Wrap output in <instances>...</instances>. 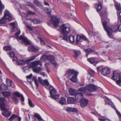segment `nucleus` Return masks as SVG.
Returning a JSON list of instances; mask_svg holds the SVG:
<instances>
[{
	"instance_id": "nucleus-1",
	"label": "nucleus",
	"mask_w": 121,
	"mask_h": 121,
	"mask_svg": "<svg viewBox=\"0 0 121 121\" xmlns=\"http://www.w3.org/2000/svg\"><path fill=\"white\" fill-rule=\"evenodd\" d=\"M60 33L64 35L63 37L60 36V38L62 40L67 41V34L70 32L71 30L70 26L68 24H63L60 26Z\"/></svg>"
},
{
	"instance_id": "nucleus-2",
	"label": "nucleus",
	"mask_w": 121,
	"mask_h": 121,
	"mask_svg": "<svg viewBox=\"0 0 121 121\" xmlns=\"http://www.w3.org/2000/svg\"><path fill=\"white\" fill-rule=\"evenodd\" d=\"M78 92L74 95L76 101L80 103L81 107H83V87L79 88L77 91Z\"/></svg>"
},
{
	"instance_id": "nucleus-3",
	"label": "nucleus",
	"mask_w": 121,
	"mask_h": 121,
	"mask_svg": "<svg viewBox=\"0 0 121 121\" xmlns=\"http://www.w3.org/2000/svg\"><path fill=\"white\" fill-rule=\"evenodd\" d=\"M12 17L9 11L7 10H6L4 12V17L0 19V24L5 23L7 19L9 21H10L12 20Z\"/></svg>"
},
{
	"instance_id": "nucleus-4",
	"label": "nucleus",
	"mask_w": 121,
	"mask_h": 121,
	"mask_svg": "<svg viewBox=\"0 0 121 121\" xmlns=\"http://www.w3.org/2000/svg\"><path fill=\"white\" fill-rule=\"evenodd\" d=\"M112 79L116 81V83L118 85L121 84V73H116L115 71L113 73Z\"/></svg>"
},
{
	"instance_id": "nucleus-5",
	"label": "nucleus",
	"mask_w": 121,
	"mask_h": 121,
	"mask_svg": "<svg viewBox=\"0 0 121 121\" xmlns=\"http://www.w3.org/2000/svg\"><path fill=\"white\" fill-rule=\"evenodd\" d=\"M21 31L20 30L16 32L15 34V36L17 38L16 39L19 41V39L21 40L24 43L27 45H29L30 43L27 39L25 37H23L22 35H21L18 37L19 35L20 34Z\"/></svg>"
},
{
	"instance_id": "nucleus-6",
	"label": "nucleus",
	"mask_w": 121,
	"mask_h": 121,
	"mask_svg": "<svg viewBox=\"0 0 121 121\" xmlns=\"http://www.w3.org/2000/svg\"><path fill=\"white\" fill-rule=\"evenodd\" d=\"M102 24L104 30L107 33L108 36L111 37L113 32L112 29L108 26V23L107 22L104 21L102 23Z\"/></svg>"
},
{
	"instance_id": "nucleus-7",
	"label": "nucleus",
	"mask_w": 121,
	"mask_h": 121,
	"mask_svg": "<svg viewBox=\"0 0 121 121\" xmlns=\"http://www.w3.org/2000/svg\"><path fill=\"white\" fill-rule=\"evenodd\" d=\"M31 61L29 59L26 61H24V63L27 64L28 65H29L30 67H32L37 66L39 65L41 66H42V62L40 60L33 61L31 63H30V62Z\"/></svg>"
},
{
	"instance_id": "nucleus-8",
	"label": "nucleus",
	"mask_w": 121,
	"mask_h": 121,
	"mask_svg": "<svg viewBox=\"0 0 121 121\" xmlns=\"http://www.w3.org/2000/svg\"><path fill=\"white\" fill-rule=\"evenodd\" d=\"M98 71H99L101 69V72L102 75L104 76L109 74L110 73V70L109 68L107 67H105L103 68L102 66H100L97 68Z\"/></svg>"
},
{
	"instance_id": "nucleus-9",
	"label": "nucleus",
	"mask_w": 121,
	"mask_h": 121,
	"mask_svg": "<svg viewBox=\"0 0 121 121\" xmlns=\"http://www.w3.org/2000/svg\"><path fill=\"white\" fill-rule=\"evenodd\" d=\"M97 89V87L95 85L90 84L87 85L85 87H84V92L85 89L89 92H92L96 91Z\"/></svg>"
},
{
	"instance_id": "nucleus-10",
	"label": "nucleus",
	"mask_w": 121,
	"mask_h": 121,
	"mask_svg": "<svg viewBox=\"0 0 121 121\" xmlns=\"http://www.w3.org/2000/svg\"><path fill=\"white\" fill-rule=\"evenodd\" d=\"M1 110L2 111L3 115L6 117H9L11 114V112L8 110L5 109V107L1 108Z\"/></svg>"
},
{
	"instance_id": "nucleus-11",
	"label": "nucleus",
	"mask_w": 121,
	"mask_h": 121,
	"mask_svg": "<svg viewBox=\"0 0 121 121\" xmlns=\"http://www.w3.org/2000/svg\"><path fill=\"white\" fill-rule=\"evenodd\" d=\"M106 98L108 100V101L109 102L108 103V104L112 108L114 109L116 111L117 113V114L118 115L120 118V121H121V114L120 112L117 110L115 106L113 104L111 101H110V100L107 97H106Z\"/></svg>"
},
{
	"instance_id": "nucleus-12",
	"label": "nucleus",
	"mask_w": 121,
	"mask_h": 121,
	"mask_svg": "<svg viewBox=\"0 0 121 121\" xmlns=\"http://www.w3.org/2000/svg\"><path fill=\"white\" fill-rule=\"evenodd\" d=\"M113 31L115 32L118 31L121 32V19L120 20V22H118L117 25L113 28Z\"/></svg>"
},
{
	"instance_id": "nucleus-13",
	"label": "nucleus",
	"mask_w": 121,
	"mask_h": 121,
	"mask_svg": "<svg viewBox=\"0 0 121 121\" xmlns=\"http://www.w3.org/2000/svg\"><path fill=\"white\" fill-rule=\"evenodd\" d=\"M87 60L91 64L95 66L98 63V62L96 60L95 57H92L87 59Z\"/></svg>"
},
{
	"instance_id": "nucleus-14",
	"label": "nucleus",
	"mask_w": 121,
	"mask_h": 121,
	"mask_svg": "<svg viewBox=\"0 0 121 121\" xmlns=\"http://www.w3.org/2000/svg\"><path fill=\"white\" fill-rule=\"evenodd\" d=\"M59 22V19L58 18L55 19L52 18L50 21V23L53 24L54 26L56 27L57 26Z\"/></svg>"
},
{
	"instance_id": "nucleus-15",
	"label": "nucleus",
	"mask_w": 121,
	"mask_h": 121,
	"mask_svg": "<svg viewBox=\"0 0 121 121\" xmlns=\"http://www.w3.org/2000/svg\"><path fill=\"white\" fill-rule=\"evenodd\" d=\"M76 72H78L74 70L73 69H69L67 71L66 75L67 77L69 78L73 74H75Z\"/></svg>"
},
{
	"instance_id": "nucleus-16",
	"label": "nucleus",
	"mask_w": 121,
	"mask_h": 121,
	"mask_svg": "<svg viewBox=\"0 0 121 121\" xmlns=\"http://www.w3.org/2000/svg\"><path fill=\"white\" fill-rule=\"evenodd\" d=\"M48 60L50 61L51 63L56 67L57 65V63L55 61V58L54 56L52 55H50L48 56Z\"/></svg>"
},
{
	"instance_id": "nucleus-17",
	"label": "nucleus",
	"mask_w": 121,
	"mask_h": 121,
	"mask_svg": "<svg viewBox=\"0 0 121 121\" xmlns=\"http://www.w3.org/2000/svg\"><path fill=\"white\" fill-rule=\"evenodd\" d=\"M32 67V69L33 72L36 73H38L40 71L43 70V69L42 67Z\"/></svg>"
},
{
	"instance_id": "nucleus-18",
	"label": "nucleus",
	"mask_w": 121,
	"mask_h": 121,
	"mask_svg": "<svg viewBox=\"0 0 121 121\" xmlns=\"http://www.w3.org/2000/svg\"><path fill=\"white\" fill-rule=\"evenodd\" d=\"M92 49L91 48H88L84 50L85 51L86 53V57H87L88 55L91 52H93L95 51V49L94 47L92 48Z\"/></svg>"
},
{
	"instance_id": "nucleus-19",
	"label": "nucleus",
	"mask_w": 121,
	"mask_h": 121,
	"mask_svg": "<svg viewBox=\"0 0 121 121\" xmlns=\"http://www.w3.org/2000/svg\"><path fill=\"white\" fill-rule=\"evenodd\" d=\"M83 39V35H77L76 37V39L75 41V43L77 44H78L80 40H81V39Z\"/></svg>"
},
{
	"instance_id": "nucleus-20",
	"label": "nucleus",
	"mask_w": 121,
	"mask_h": 121,
	"mask_svg": "<svg viewBox=\"0 0 121 121\" xmlns=\"http://www.w3.org/2000/svg\"><path fill=\"white\" fill-rule=\"evenodd\" d=\"M78 73V72L76 73L70 79V80L73 82H76L77 81V75Z\"/></svg>"
},
{
	"instance_id": "nucleus-21",
	"label": "nucleus",
	"mask_w": 121,
	"mask_h": 121,
	"mask_svg": "<svg viewBox=\"0 0 121 121\" xmlns=\"http://www.w3.org/2000/svg\"><path fill=\"white\" fill-rule=\"evenodd\" d=\"M5 100V99L4 98L1 97L0 98V107L1 108L5 107L4 102Z\"/></svg>"
},
{
	"instance_id": "nucleus-22",
	"label": "nucleus",
	"mask_w": 121,
	"mask_h": 121,
	"mask_svg": "<svg viewBox=\"0 0 121 121\" xmlns=\"http://www.w3.org/2000/svg\"><path fill=\"white\" fill-rule=\"evenodd\" d=\"M44 11L48 15L49 17L52 18V16L51 12L52 11V10L51 8H45Z\"/></svg>"
},
{
	"instance_id": "nucleus-23",
	"label": "nucleus",
	"mask_w": 121,
	"mask_h": 121,
	"mask_svg": "<svg viewBox=\"0 0 121 121\" xmlns=\"http://www.w3.org/2000/svg\"><path fill=\"white\" fill-rule=\"evenodd\" d=\"M66 110L68 111L74 112L75 113H77L78 112V109L75 108L68 107L67 108Z\"/></svg>"
},
{
	"instance_id": "nucleus-24",
	"label": "nucleus",
	"mask_w": 121,
	"mask_h": 121,
	"mask_svg": "<svg viewBox=\"0 0 121 121\" xmlns=\"http://www.w3.org/2000/svg\"><path fill=\"white\" fill-rule=\"evenodd\" d=\"M77 91L72 88H70L69 90V95L71 96L75 95Z\"/></svg>"
},
{
	"instance_id": "nucleus-25",
	"label": "nucleus",
	"mask_w": 121,
	"mask_h": 121,
	"mask_svg": "<svg viewBox=\"0 0 121 121\" xmlns=\"http://www.w3.org/2000/svg\"><path fill=\"white\" fill-rule=\"evenodd\" d=\"M75 102V99L74 98L69 97L68 98L67 103L68 104H73Z\"/></svg>"
},
{
	"instance_id": "nucleus-26",
	"label": "nucleus",
	"mask_w": 121,
	"mask_h": 121,
	"mask_svg": "<svg viewBox=\"0 0 121 121\" xmlns=\"http://www.w3.org/2000/svg\"><path fill=\"white\" fill-rule=\"evenodd\" d=\"M9 54L10 57H13V58L12 59L13 61L17 60V57L14 56V52H11Z\"/></svg>"
},
{
	"instance_id": "nucleus-27",
	"label": "nucleus",
	"mask_w": 121,
	"mask_h": 121,
	"mask_svg": "<svg viewBox=\"0 0 121 121\" xmlns=\"http://www.w3.org/2000/svg\"><path fill=\"white\" fill-rule=\"evenodd\" d=\"M74 53L73 57L75 58H77L78 56L81 54L80 51H79L75 50L73 51Z\"/></svg>"
},
{
	"instance_id": "nucleus-28",
	"label": "nucleus",
	"mask_w": 121,
	"mask_h": 121,
	"mask_svg": "<svg viewBox=\"0 0 121 121\" xmlns=\"http://www.w3.org/2000/svg\"><path fill=\"white\" fill-rule=\"evenodd\" d=\"M2 95L5 97H8L11 95V92L8 91H4L3 92Z\"/></svg>"
},
{
	"instance_id": "nucleus-29",
	"label": "nucleus",
	"mask_w": 121,
	"mask_h": 121,
	"mask_svg": "<svg viewBox=\"0 0 121 121\" xmlns=\"http://www.w3.org/2000/svg\"><path fill=\"white\" fill-rule=\"evenodd\" d=\"M28 49L29 51L37 52L38 51V49L32 46H29Z\"/></svg>"
},
{
	"instance_id": "nucleus-30",
	"label": "nucleus",
	"mask_w": 121,
	"mask_h": 121,
	"mask_svg": "<svg viewBox=\"0 0 121 121\" xmlns=\"http://www.w3.org/2000/svg\"><path fill=\"white\" fill-rule=\"evenodd\" d=\"M115 6L117 10V11H119L121 10V6L120 4L117 3H116Z\"/></svg>"
},
{
	"instance_id": "nucleus-31",
	"label": "nucleus",
	"mask_w": 121,
	"mask_h": 121,
	"mask_svg": "<svg viewBox=\"0 0 121 121\" xmlns=\"http://www.w3.org/2000/svg\"><path fill=\"white\" fill-rule=\"evenodd\" d=\"M3 49L4 50L6 51H10L12 50V47L10 45L6 46L4 47Z\"/></svg>"
},
{
	"instance_id": "nucleus-32",
	"label": "nucleus",
	"mask_w": 121,
	"mask_h": 121,
	"mask_svg": "<svg viewBox=\"0 0 121 121\" xmlns=\"http://www.w3.org/2000/svg\"><path fill=\"white\" fill-rule=\"evenodd\" d=\"M68 38L70 43H73L75 42L74 36L71 35L69 36Z\"/></svg>"
},
{
	"instance_id": "nucleus-33",
	"label": "nucleus",
	"mask_w": 121,
	"mask_h": 121,
	"mask_svg": "<svg viewBox=\"0 0 121 121\" xmlns=\"http://www.w3.org/2000/svg\"><path fill=\"white\" fill-rule=\"evenodd\" d=\"M89 74L88 76L89 77L92 76L95 74V72L92 70L90 69L88 71Z\"/></svg>"
},
{
	"instance_id": "nucleus-34",
	"label": "nucleus",
	"mask_w": 121,
	"mask_h": 121,
	"mask_svg": "<svg viewBox=\"0 0 121 121\" xmlns=\"http://www.w3.org/2000/svg\"><path fill=\"white\" fill-rule=\"evenodd\" d=\"M34 4L37 6L39 7L42 6V4L39 1L37 0H35L34 1Z\"/></svg>"
},
{
	"instance_id": "nucleus-35",
	"label": "nucleus",
	"mask_w": 121,
	"mask_h": 121,
	"mask_svg": "<svg viewBox=\"0 0 121 121\" xmlns=\"http://www.w3.org/2000/svg\"><path fill=\"white\" fill-rule=\"evenodd\" d=\"M59 103L62 105L65 104L66 103V99L64 98H62L59 102Z\"/></svg>"
},
{
	"instance_id": "nucleus-36",
	"label": "nucleus",
	"mask_w": 121,
	"mask_h": 121,
	"mask_svg": "<svg viewBox=\"0 0 121 121\" xmlns=\"http://www.w3.org/2000/svg\"><path fill=\"white\" fill-rule=\"evenodd\" d=\"M102 7V5L100 3H99L98 4L96 9L97 12H99L101 10Z\"/></svg>"
},
{
	"instance_id": "nucleus-37",
	"label": "nucleus",
	"mask_w": 121,
	"mask_h": 121,
	"mask_svg": "<svg viewBox=\"0 0 121 121\" xmlns=\"http://www.w3.org/2000/svg\"><path fill=\"white\" fill-rule=\"evenodd\" d=\"M34 114L35 115L34 116V117L37 118V119L39 120H42V119L41 117L39 114L36 113H35Z\"/></svg>"
},
{
	"instance_id": "nucleus-38",
	"label": "nucleus",
	"mask_w": 121,
	"mask_h": 121,
	"mask_svg": "<svg viewBox=\"0 0 121 121\" xmlns=\"http://www.w3.org/2000/svg\"><path fill=\"white\" fill-rule=\"evenodd\" d=\"M48 56L47 55H42L40 58V60H48Z\"/></svg>"
},
{
	"instance_id": "nucleus-39",
	"label": "nucleus",
	"mask_w": 121,
	"mask_h": 121,
	"mask_svg": "<svg viewBox=\"0 0 121 121\" xmlns=\"http://www.w3.org/2000/svg\"><path fill=\"white\" fill-rule=\"evenodd\" d=\"M50 92V96H51L56 94L57 93V91L54 88L51 90Z\"/></svg>"
},
{
	"instance_id": "nucleus-40",
	"label": "nucleus",
	"mask_w": 121,
	"mask_h": 121,
	"mask_svg": "<svg viewBox=\"0 0 121 121\" xmlns=\"http://www.w3.org/2000/svg\"><path fill=\"white\" fill-rule=\"evenodd\" d=\"M18 117V116L15 114L12 115L11 117L9 119V120L10 121H12L15 118Z\"/></svg>"
},
{
	"instance_id": "nucleus-41",
	"label": "nucleus",
	"mask_w": 121,
	"mask_h": 121,
	"mask_svg": "<svg viewBox=\"0 0 121 121\" xmlns=\"http://www.w3.org/2000/svg\"><path fill=\"white\" fill-rule=\"evenodd\" d=\"M32 80L34 81L37 87V88H38L39 84L36 78L34 77H33V78Z\"/></svg>"
},
{
	"instance_id": "nucleus-42",
	"label": "nucleus",
	"mask_w": 121,
	"mask_h": 121,
	"mask_svg": "<svg viewBox=\"0 0 121 121\" xmlns=\"http://www.w3.org/2000/svg\"><path fill=\"white\" fill-rule=\"evenodd\" d=\"M32 22L34 24H37L39 23L40 21L39 19H34L32 20Z\"/></svg>"
},
{
	"instance_id": "nucleus-43",
	"label": "nucleus",
	"mask_w": 121,
	"mask_h": 121,
	"mask_svg": "<svg viewBox=\"0 0 121 121\" xmlns=\"http://www.w3.org/2000/svg\"><path fill=\"white\" fill-rule=\"evenodd\" d=\"M24 63V61L22 60H19L17 61L16 64L17 65H20Z\"/></svg>"
},
{
	"instance_id": "nucleus-44",
	"label": "nucleus",
	"mask_w": 121,
	"mask_h": 121,
	"mask_svg": "<svg viewBox=\"0 0 121 121\" xmlns=\"http://www.w3.org/2000/svg\"><path fill=\"white\" fill-rule=\"evenodd\" d=\"M28 104L32 108H33L35 106L34 104L29 99H28Z\"/></svg>"
},
{
	"instance_id": "nucleus-45",
	"label": "nucleus",
	"mask_w": 121,
	"mask_h": 121,
	"mask_svg": "<svg viewBox=\"0 0 121 121\" xmlns=\"http://www.w3.org/2000/svg\"><path fill=\"white\" fill-rule=\"evenodd\" d=\"M89 100L86 99L84 98V107L87 106V105Z\"/></svg>"
},
{
	"instance_id": "nucleus-46",
	"label": "nucleus",
	"mask_w": 121,
	"mask_h": 121,
	"mask_svg": "<svg viewBox=\"0 0 121 121\" xmlns=\"http://www.w3.org/2000/svg\"><path fill=\"white\" fill-rule=\"evenodd\" d=\"M50 97L52 98L56 99H58L59 97V95H58L57 94L56 95H53L50 96Z\"/></svg>"
},
{
	"instance_id": "nucleus-47",
	"label": "nucleus",
	"mask_w": 121,
	"mask_h": 121,
	"mask_svg": "<svg viewBox=\"0 0 121 121\" xmlns=\"http://www.w3.org/2000/svg\"><path fill=\"white\" fill-rule=\"evenodd\" d=\"M12 99L13 101L16 104H17L18 103V100L15 96H13L12 98Z\"/></svg>"
},
{
	"instance_id": "nucleus-48",
	"label": "nucleus",
	"mask_w": 121,
	"mask_h": 121,
	"mask_svg": "<svg viewBox=\"0 0 121 121\" xmlns=\"http://www.w3.org/2000/svg\"><path fill=\"white\" fill-rule=\"evenodd\" d=\"M1 89L4 90H7L8 87L7 86L4 84L2 85L1 86Z\"/></svg>"
},
{
	"instance_id": "nucleus-49",
	"label": "nucleus",
	"mask_w": 121,
	"mask_h": 121,
	"mask_svg": "<svg viewBox=\"0 0 121 121\" xmlns=\"http://www.w3.org/2000/svg\"><path fill=\"white\" fill-rule=\"evenodd\" d=\"M13 94L15 96L18 97H20L21 96V95L17 91L13 93Z\"/></svg>"
},
{
	"instance_id": "nucleus-50",
	"label": "nucleus",
	"mask_w": 121,
	"mask_h": 121,
	"mask_svg": "<svg viewBox=\"0 0 121 121\" xmlns=\"http://www.w3.org/2000/svg\"><path fill=\"white\" fill-rule=\"evenodd\" d=\"M7 79H6V83L7 85L9 86H12V81L11 80H10L9 81H7Z\"/></svg>"
},
{
	"instance_id": "nucleus-51",
	"label": "nucleus",
	"mask_w": 121,
	"mask_h": 121,
	"mask_svg": "<svg viewBox=\"0 0 121 121\" xmlns=\"http://www.w3.org/2000/svg\"><path fill=\"white\" fill-rule=\"evenodd\" d=\"M99 15L101 17L102 21L103 17H104L105 15V12L103 11H102L99 14Z\"/></svg>"
},
{
	"instance_id": "nucleus-52",
	"label": "nucleus",
	"mask_w": 121,
	"mask_h": 121,
	"mask_svg": "<svg viewBox=\"0 0 121 121\" xmlns=\"http://www.w3.org/2000/svg\"><path fill=\"white\" fill-rule=\"evenodd\" d=\"M41 42V44L42 45H44L45 44V42L40 37H38V38Z\"/></svg>"
},
{
	"instance_id": "nucleus-53",
	"label": "nucleus",
	"mask_w": 121,
	"mask_h": 121,
	"mask_svg": "<svg viewBox=\"0 0 121 121\" xmlns=\"http://www.w3.org/2000/svg\"><path fill=\"white\" fill-rule=\"evenodd\" d=\"M10 25L11 26L13 27V31H14V29L16 28L15 27V23L14 22L11 23L10 24Z\"/></svg>"
},
{
	"instance_id": "nucleus-54",
	"label": "nucleus",
	"mask_w": 121,
	"mask_h": 121,
	"mask_svg": "<svg viewBox=\"0 0 121 121\" xmlns=\"http://www.w3.org/2000/svg\"><path fill=\"white\" fill-rule=\"evenodd\" d=\"M30 68V67L29 66H26L23 68V69L24 70V72H25L27 70H29V69Z\"/></svg>"
},
{
	"instance_id": "nucleus-55",
	"label": "nucleus",
	"mask_w": 121,
	"mask_h": 121,
	"mask_svg": "<svg viewBox=\"0 0 121 121\" xmlns=\"http://www.w3.org/2000/svg\"><path fill=\"white\" fill-rule=\"evenodd\" d=\"M117 16L119 17L120 19L121 18V11H117Z\"/></svg>"
},
{
	"instance_id": "nucleus-56",
	"label": "nucleus",
	"mask_w": 121,
	"mask_h": 121,
	"mask_svg": "<svg viewBox=\"0 0 121 121\" xmlns=\"http://www.w3.org/2000/svg\"><path fill=\"white\" fill-rule=\"evenodd\" d=\"M44 83L47 86H49V83L47 80H44Z\"/></svg>"
},
{
	"instance_id": "nucleus-57",
	"label": "nucleus",
	"mask_w": 121,
	"mask_h": 121,
	"mask_svg": "<svg viewBox=\"0 0 121 121\" xmlns=\"http://www.w3.org/2000/svg\"><path fill=\"white\" fill-rule=\"evenodd\" d=\"M38 56V55H37L36 56H31L30 59V61H32L34 60L35 59L36 57Z\"/></svg>"
},
{
	"instance_id": "nucleus-58",
	"label": "nucleus",
	"mask_w": 121,
	"mask_h": 121,
	"mask_svg": "<svg viewBox=\"0 0 121 121\" xmlns=\"http://www.w3.org/2000/svg\"><path fill=\"white\" fill-rule=\"evenodd\" d=\"M84 40L86 41L88 43L89 42V41L88 39L84 35Z\"/></svg>"
},
{
	"instance_id": "nucleus-59",
	"label": "nucleus",
	"mask_w": 121,
	"mask_h": 121,
	"mask_svg": "<svg viewBox=\"0 0 121 121\" xmlns=\"http://www.w3.org/2000/svg\"><path fill=\"white\" fill-rule=\"evenodd\" d=\"M20 97H21V101L22 102H24V98L22 94H21Z\"/></svg>"
},
{
	"instance_id": "nucleus-60",
	"label": "nucleus",
	"mask_w": 121,
	"mask_h": 121,
	"mask_svg": "<svg viewBox=\"0 0 121 121\" xmlns=\"http://www.w3.org/2000/svg\"><path fill=\"white\" fill-rule=\"evenodd\" d=\"M32 75L31 74L29 76H26V78H28L29 79H30L31 78L32 76Z\"/></svg>"
},
{
	"instance_id": "nucleus-61",
	"label": "nucleus",
	"mask_w": 121,
	"mask_h": 121,
	"mask_svg": "<svg viewBox=\"0 0 121 121\" xmlns=\"http://www.w3.org/2000/svg\"><path fill=\"white\" fill-rule=\"evenodd\" d=\"M54 89L53 86H51V85H49V89L50 90H52V89Z\"/></svg>"
},
{
	"instance_id": "nucleus-62",
	"label": "nucleus",
	"mask_w": 121,
	"mask_h": 121,
	"mask_svg": "<svg viewBox=\"0 0 121 121\" xmlns=\"http://www.w3.org/2000/svg\"><path fill=\"white\" fill-rule=\"evenodd\" d=\"M38 79L39 82L42 83V82L41 80V77H38Z\"/></svg>"
},
{
	"instance_id": "nucleus-63",
	"label": "nucleus",
	"mask_w": 121,
	"mask_h": 121,
	"mask_svg": "<svg viewBox=\"0 0 121 121\" xmlns=\"http://www.w3.org/2000/svg\"><path fill=\"white\" fill-rule=\"evenodd\" d=\"M44 4L45 5H48L49 6H50L49 4L47 2L45 1H44Z\"/></svg>"
},
{
	"instance_id": "nucleus-64",
	"label": "nucleus",
	"mask_w": 121,
	"mask_h": 121,
	"mask_svg": "<svg viewBox=\"0 0 121 121\" xmlns=\"http://www.w3.org/2000/svg\"><path fill=\"white\" fill-rule=\"evenodd\" d=\"M27 27L31 31H32L33 30V29L30 26H28V25H27Z\"/></svg>"
}]
</instances>
